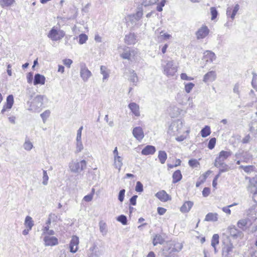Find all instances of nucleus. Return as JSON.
<instances>
[{
	"mask_svg": "<svg viewBox=\"0 0 257 257\" xmlns=\"http://www.w3.org/2000/svg\"><path fill=\"white\" fill-rule=\"evenodd\" d=\"M182 247V243L175 241H171L168 244V246L163 250V254L166 256H171L172 253L180 251Z\"/></svg>",
	"mask_w": 257,
	"mask_h": 257,
	"instance_id": "obj_1",
	"label": "nucleus"
},
{
	"mask_svg": "<svg viewBox=\"0 0 257 257\" xmlns=\"http://www.w3.org/2000/svg\"><path fill=\"white\" fill-rule=\"evenodd\" d=\"M65 36L63 31L58 30L57 28L53 27L49 31L48 37L53 41H57L62 39Z\"/></svg>",
	"mask_w": 257,
	"mask_h": 257,
	"instance_id": "obj_2",
	"label": "nucleus"
},
{
	"mask_svg": "<svg viewBox=\"0 0 257 257\" xmlns=\"http://www.w3.org/2000/svg\"><path fill=\"white\" fill-rule=\"evenodd\" d=\"M69 168L71 172L74 173L80 172L86 167V162L84 160H81L79 162H72L69 164Z\"/></svg>",
	"mask_w": 257,
	"mask_h": 257,
	"instance_id": "obj_3",
	"label": "nucleus"
},
{
	"mask_svg": "<svg viewBox=\"0 0 257 257\" xmlns=\"http://www.w3.org/2000/svg\"><path fill=\"white\" fill-rule=\"evenodd\" d=\"M235 157L236 159H241L244 163H249L252 159V155L249 152L239 150L235 154Z\"/></svg>",
	"mask_w": 257,
	"mask_h": 257,
	"instance_id": "obj_4",
	"label": "nucleus"
},
{
	"mask_svg": "<svg viewBox=\"0 0 257 257\" xmlns=\"http://www.w3.org/2000/svg\"><path fill=\"white\" fill-rule=\"evenodd\" d=\"M177 67L174 65L172 61H168L164 68V73L168 76H174L177 72Z\"/></svg>",
	"mask_w": 257,
	"mask_h": 257,
	"instance_id": "obj_5",
	"label": "nucleus"
},
{
	"mask_svg": "<svg viewBox=\"0 0 257 257\" xmlns=\"http://www.w3.org/2000/svg\"><path fill=\"white\" fill-rule=\"evenodd\" d=\"M91 76V72L86 67L84 63L80 64V76L84 81H87Z\"/></svg>",
	"mask_w": 257,
	"mask_h": 257,
	"instance_id": "obj_6",
	"label": "nucleus"
},
{
	"mask_svg": "<svg viewBox=\"0 0 257 257\" xmlns=\"http://www.w3.org/2000/svg\"><path fill=\"white\" fill-rule=\"evenodd\" d=\"M233 248V245L230 241L225 244L222 247V257H231V253Z\"/></svg>",
	"mask_w": 257,
	"mask_h": 257,
	"instance_id": "obj_7",
	"label": "nucleus"
},
{
	"mask_svg": "<svg viewBox=\"0 0 257 257\" xmlns=\"http://www.w3.org/2000/svg\"><path fill=\"white\" fill-rule=\"evenodd\" d=\"M102 254V251L99 249L95 244L90 247L88 253V257H99Z\"/></svg>",
	"mask_w": 257,
	"mask_h": 257,
	"instance_id": "obj_8",
	"label": "nucleus"
},
{
	"mask_svg": "<svg viewBox=\"0 0 257 257\" xmlns=\"http://www.w3.org/2000/svg\"><path fill=\"white\" fill-rule=\"evenodd\" d=\"M43 240L45 246H54L58 244V240L55 236L46 235L44 236Z\"/></svg>",
	"mask_w": 257,
	"mask_h": 257,
	"instance_id": "obj_9",
	"label": "nucleus"
},
{
	"mask_svg": "<svg viewBox=\"0 0 257 257\" xmlns=\"http://www.w3.org/2000/svg\"><path fill=\"white\" fill-rule=\"evenodd\" d=\"M209 33V30L206 26L201 27L196 32V36L197 39H203L206 37Z\"/></svg>",
	"mask_w": 257,
	"mask_h": 257,
	"instance_id": "obj_10",
	"label": "nucleus"
},
{
	"mask_svg": "<svg viewBox=\"0 0 257 257\" xmlns=\"http://www.w3.org/2000/svg\"><path fill=\"white\" fill-rule=\"evenodd\" d=\"M14 96L12 94L9 95L7 97L6 103L4 105L1 113L4 114L7 109H10L14 104Z\"/></svg>",
	"mask_w": 257,
	"mask_h": 257,
	"instance_id": "obj_11",
	"label": "nucleus"
},
{
	"mask_svg": "<svg viewBox=\"0 0 257 257\" xmlns=\"http://www.w3.org/2000/svg\"><path fill=\"white\" fill-rule=\"evenodd\" d=\"M45 97L44 95H37L32 103V106L35 107L36 109L39 108L43 105V99Z\"/></svg>",
	"mask_w": 257,
	"mask_h": 257,
	"instance_id": "obj_12",
	"label": "nucleus"
},
{
	"mask_svg": "<svg viewBox=\"0 0 257 257\" xmlns=\"http://www.w3.org/2000/svg\"><path fill=\"white\" fill-rule=\"evenodd\" d=\"M79 243V239L77 236H73L69 243L70 251L75 253L78 249V245Z\"/></svg>",
	"mask_w": 257,
	"mask_h": 257,
	"instance_id": "obj_13",
	"label": "nucleus"
},
{
	"mask_svg": "<svg viewBox=\"0 0 257 257\" xmlns=\"http://www.w3.org/2000/svg\"><path fill=\"white\" fill-rule=\"evenodd\" d=\"M239 9V6L238 4H236L233 9L231 7L227 8L226 10L227 16L229 17L232 20H233Z\"/></svg>",
	"mask_w": 257,
	"mask_h": 257,
	"instance_id": "obj_14",
	"label": "nucleus"
},
{
	"mask_svg": "<svg viewBox=\"0 0 257 257\" xmlns=\"http://www.w3.org/2000/svg\"><path fill=\"white\" fill-rule=\"evenodd\" d=\"M137 54V51L135 49L130 50V49H126L124 52L121 54L120 56L123 59L131 60L132 57H134Z\"/></svg>",
	"mask_w": 257,
	"mask_h": 257,
	"instance_id": "obj_15",
	"label": "nucleus"
},
{
	"mask_svg": "<svg viewBox=\"0 0 257 257\" xmlns=\"http://www.w3.org/2000/svg\"><path fill=\"white\" fill-rule=\"evenodd\" d=\"M229 233L234 238H241L243 236V233L241 231L238 230L234 226L228 228Z\"/></svg>",
	"mask_w": 257,
	"mask_h": 257,
	"instance_id": "obj_16",
	"label": "nucleus"
},
{
	"mask_svg": "<svg viewBox=\"0 0 257 257\" xmlns=\"http://www.w3.org/2000/svg\"><path fill=\"white\" fill-rule=\"evenodd\" d=\"M216 78V73L214 71H210L204 75L203 81L205 82H213Z\"/></svg>",
	"mask_w": 257,
	"mask_h": 257,
	"instance_id": "obj_17",
	"label": "nucleus"
},
{
	"mask_svg": "<svg viewBox=\"0 0 257 257\" xmlns=\"http://www.w3.org/2000/svg\"><path fill=\"white\" fill-rule=\"evenodd\" d=\"M134 137L138 140L141 141L144 137V132L141 127H136L133 130Z\"/></svg>",
	"mask_w": 257,
	"mask_h": 257,
	"instance_id": "obj_18",
	"label": "nucleus"
},
{
	"mask_svg": "<svg viewBox=\"0 0 257 257\" xmlns=\"http://www.w3.org/2000/svg\"><path fill=\"white\" fill-rule=\"evenodd\" d=\"M156 196L162 202H166L171 199L170 196L164 190L157 193Z\"/></svg>",
	"mask_w": 257,
	"mask_h": 257,
	"instance_id": "obj_19",
	"label": "nucleus"
},
{
	"mask_svg": "<svg viewBox=\"0 0 257 257\" xmlns=\"http://www.w3.org/2000/svg\"><path fill=\"white\" fill-rule=\"evenodd\" d=\"M45 77L44 75L39 73H37L35 75L33 83L34 85L38 84L43 85L45 82Z\"/></svg>",
	"mask_w": 257,
	"mask_h": 257,
	"instance_id": "obj_20",
	"label": "nucleus"
},
{
	"mask_svg": "<svg viewBox=\"0 0 257 257\" xmlns=\"http://www.w3.org/2000/svg\"><path fill=\"white\" fill-rule=\"evenodd\" d=\"M156 148L154 146L147 145L141 151L143 155H153L156 152Z\"/></svg>",
	"mask_w": 257,
	"mask_h": 257,
	"instance_id": "obj_21",
	"label": "nucleus"
},
{
	"mask_svg": "<svg viewBox=\"0 0 257 257\" xmlns=\"http://www.w3.org/2000/svg\"><path fill=\"white\" fill-rule=\"evenodd\" d=\"M204 59L207 62H212L216 59V55L214 53L210 51H206L204 53Z\"/></svg>",
	"mask_w": 257,
	"mask_h": 257,
	"instance_id": "obj_22",
	"label": "nucleus"
},
{
	"mask_svg": "<svg viewBox=\"0 0 257 257\" xmlns=\"http://www.w3.org/2000/svg\"><path fill=\"white\" fill-rule=\"evenodd\" d=\"M128 107L132 113L137 116L140 115L139 105L135 102H131L128 104Z\"/></svg>",
	"mask_w": 257,
	"mask_h": 257,
	"instance_id": "obj_23",
	"label": "nucleus"
},
{
	"mask_svg": "<svg viewBox=\"0 0 257 257\" xmlns=\"http://www.w3.org/2000/svg\"><path fill=\"white\" fill-rule=\"evenodd\" d=\"M193 205V202L187 201L184 202L180 208V211L183 213L188 212Z\"/></svg>",
	"mask_w": 257,
	"mask_h": 257,
	"instance_id": "obj_24",
	"label": "nucleus"
},
{
	"mask_svg": "<svg viewBox=\"0 0 257 257\" xmlns=\"http://www.w3.org/2000/svg\"><path fill=\"white\" fill-rule=\"evenodd\" d=\"M124 42L127 45L134 44L136 42V38L134 33H130L128 35H125Z\"/></svg>",
	"mask_w": 257,
	"mask_h": 257,
	"instance_id": "obj_25",
	"label": "nucleus"
},
{
	"mask_svg": "<svg viewBox=\"0 0 257 257\" xmlns=\"http://www.w3.org/2000/svg\"><path fill=\"white\" fill-rule=\"evenodd\" d=\"M164 241L165 240L162 236L161 234H157L153 238V244L154 246H156L158 244H162Z\"/></svg>",
	"mask_w": 257,
	"mask_h": 257,
	"instance_id": "obj_26",
	"label": "nucleus"
},
{
	"mask_svg": "<svg viewBox=\"0 0 257 257\" xmlns=\"http://www.w3.org/2000/svg\"><path fill=\"white\" fill-rule=\"evenodd\" d=\"M173 183H176L180 181L182 178V175L180 170H177L174 172L172 175Z\"/></svg>",
	"mask_w": 257,
	"mask_h": 257,
	"instance_id": "obj_27",
	"label": "nucleus"
},
{
	"mask_svg": "<svg viewBox=\"0 0 257 257\" xmlns=\"http://www.w3.org/2000/svg\"><path fill=\"white\" fill-rule=\"evenodd\" d=\"M115 167L120 170L122 166V158L119 156L114 157Z\"/></svg>",
	"mask_w": 257,
	"mask_h": 257,
	"instance_id": "obj_28",
	"label": "nucleus"
},
{
	"mask_svg": "<svg viewBox=\"0 0 257 257\" xmlns=\"http://www.w3.org/2000/svg\"><path fill=\"white\" fill-rule=\"evenodd\" d=\"M218 220V214L216 213H208L205 216V221H216Z\"/></svg>",
	"mask_w": 257,
	"mask_h": 257,
	"instance_id": "obj_29",
	"label": "nucleus"
},
{
	"mask_svg": "<svg viewBox=\"0 0 257 257\" xmlns=\"http://www.w3.org/2000/svg\"><path fill=\"white\" fill-rule=\"evenodd\" d=\"M15 3V0H0V6L3 8L11 7Z\"/></svg>",
	"mask_w": 257,
	"mask_h": 257,
	"instance_id": "obj_30",
	"label": "nucleus"
},
{
	"mask_svg": "<svg viewBox=\"0 0 257 257\" xmlns=\"http://www.w3.org/2000/svg\"><path fill=\"white\" fill-rule=\"evenodd\" d=\"M130 76L129 77V80L133 83L134 85H136L138 81V78L137 74L135 73L134 70H130Z\"/></svg>",
	"mask_w": 257,
	"mask_h": 257,
	"instance_id": "obj_31",
	"label": "nucleus"
},
{
	"mask_svg": "<svg viewBox=\"0 0 257 257\" xmlns=\"http://www.w3.org/2000/svg\"><path fill=\"white\" fill-rule=\"evenodd\" d=\"M158 159L160 163L162 164H164L167 158V155L165 151H160L158 154Z\"/></svg>",
	"mask_w": 257,
	"mask_h": 257,
	"instance_id": "obj_32",
	"label": "nucleus"
},
{
	"mask_svg": "<svg viewBox=\"0 0 257 257\" xmlns=\"http://www.w3.org/2000/svg\"><path fill=\"white\" fill-rule=\"evenodd\" d=\"M25 225L27 228L29 229H32V227L34 226V221L32 218L29 216H27L25 220Z\"/></svg>",
	"mask_w": 257,
	"mask_h": 257,
	"instance_id": "obj_33",
	"label": "nucleus"
},
{
	"mask_svg": "<svg viewBox=\"0 0 257 257\" xmlns=\"http://www.w3.org/2000/svg\"><path fill=\"white\" fill-rule=\"evenodd\" d=\"M249 131L254 135L257 134V120H253L249 124Z\"/></svg>",
	"mask_w": 257,
	"mask_h": 257,
	"instance_id": "obj_34",
	"label": "nucleus"
},
{
	"mask_svg": "<svg viewBox=\"0 0 257 257\" xmlns=\"http://www.w3.org/2000/svg\"><path fill=\"white\" fill-rule=\"evenodd\" d=\"M210 128L208 125H206L201 130L200 132L201 135L203 138H205L208 136L210 134Z\"/></svg>",
	"mask_w": 257,
	"mask_h": 257,
	"instance_id": "obj_35",
	"label": "nucleus"
},
{
	"mask_svg": "<svg viewBox=\"0 0 257 257\" xmlns=\"http://www.w3.org/2000/svg\"><path fill=\"white\" fill-rule=\"evenodd\" d=\"M143 15V13L142 10L138 11L135 15L131 17V21L134 22L135 21H138L142 17Z\"/></svg>",
	"mask_w": 257,
	"mask_h": 257,
	"instance_id": "obj_36",
	"label": "nucleus"
},
{
	"mask_svg": "<svg viewBox=\"0 0 257 257\" xmlns=\"http://www.w3.org/2000/svg\"><path fill=\"white\" fill-rule=\"evenodd\" d=\"M249 179V185L248 187V189H250L251 188H254V187H257V179L256 178H250L249 177H246V179Z\"/></svg>",
	"mask_w": 257,
	"mask_h": 257,
	"instance_id": "obj_37",
	"label": "nucleus"
},
{
	"mask_svg": "<svg viewBox=\"0 0 257 257\" xmlns=\"http://www.w3.org/2000/svg\"><path fill=\"white\" fill-rule=\"evenodd\" d=\"M232 154V152L230 151H221L219 154V156L224 160L227 159Z\"/></svg>",
	"mask_w": 257,
	"mask_h": 257,
	"instance_id": "obj_38",
	"label": "nucleus"
},
{
	"mask_svg": "<svg viewBox=\"0 0 257 257\" xmlns=\"http://www.w3.org/2000/svg\"><path fill=\"white\" fill-rule=\"evenodd\" d=\"M116 220L120 222L122 225H126L127 223V217L124 215H120L117 217Z\"/></svg>",
	"mask_w": 257,
	"mask_h": 257,
	"instance_id": "obj_39",
	"label": "nucleus"
},
{
	"mask_svg": "<svg viewBox=\"0 0 257 257\" xmlns=\"http://www.w3.org/2000/svg\"><path fill=\"white\" fill-rule=\"evenodd\" d=\"M99 229L103 235H106L107 232V225L106 223L100 222L99 223Z\"/></svg>",
	"mask_w": 257,
	"mask_h": 257,
	"instance_id": "obj_40",
	"label": "nucleus"
},
{
	"mask_svg": "<svg viewBox=\"0 0 257 257\" xmlns=\"http://www.w3.org/2000/svg\"><path fill=\"white\" fill-rule=\"evenodd\" d=\"M100 72L103 75V81H104L105 79H107L109 77V73L106 71V68L104 66H101Z\"/></svg>",
	"mask_w": 257,
	"mask_h": 257,
	"instance_id": "obj_41",
	"label": "nucleus"
},
{
	"mask_svg": "<svg viewBox=\"0 0 257 257\" xmlns=\"http://www.w3.org/2000/svg\"><path fill=\"white\" fill-rule=\"evenodd\" d=\"M218 168H219L218 173L219 174H221L222 173L228 171L230 169L228 165L225 163L222 164V165H221Z\"/></svg>",
	"mask_w": 257,
	"mask_h": 257,
	"instance_id": "obj_42",
	"label": "nucleus"
},
{
	"mask_svg": "<svg viewBox=\"0 0 257 257\" xmlns=\"http://www.w3.org/2000/svg\"><path fill=\"white\" fill-rule=\"evenodd\" d=\"M159 0H142V5L148 7L156 4Z\"/></svg>",
	"mask_w": 257,
	"mask_h": 257,
	"instance_id": "obj_43",
	"label": "nucleus"
},
{
	"mask_svg": "<svg viewBox=\"0 0 257 257\" xmlns=\"http://www.w3.org/2000/svg\"><path fill=\"white\" fill-rule=\"evenodd\" d=\"M247 223V220L246 219H241L239 220L237 222V226L239 228L241 229L242 230H244V228Z\"/></svg>",
	"mask_w": 257,
	"mask_h": 257,
	"instance_id": "obj_44",
	"label": "nucleus"
},
{
	"mask_svg": "<svg viewBox=\"0 0 257 257\" xmlns=\"http://www.w3.org/2000/svg\"><path fill=\"white\" fill-rule=\"evenodd\" d=\"M219 243V235L217 234H214L212 238L211 245L215 247Z\"/></svg>",
	"mask_w": 257,
	"mask_h": 257,
	"instance_id": "obj_45",
	"label": "nucleus"
},
{
	"mask_svg": "<svg viewBox=\"0 0 257 257\" xmlns=\"http://www.w3.org/2000/svg\"><path fill=\"white\" fill-rule=\"evenodd\" d=\"M83 149V145L81 141H76L75 153L81 152Z\"/></svg>",
	"mask_w": 257,
	"mask_h": 257,
	"instance_id": "obj_46",
	"label": "nucleus"
},
{
	"mask_svg": "<svg viewBox=\"0 0 257 257\" xmlns=\"http://www.w3.org/2000/svg\"><path fill=\"white\" fill-rule=\"evenodd\" d=\"M224 161V160L218 156V157H216L215 160L214 165L216 167H219L221 165L225 163Z\"/></svg>",
	"mask_w": 257,
	"mask_h": 257,
	"instance_id": "obj_47",
	"label": "nucleus"
},
{
	"mask_svg": "<svg viewBox=\"0 0 257 257\" xmlns=\"http://www.w3.org/2000/svg\"><path fill=\"white\" fill-rule=\"evenodd\" d=\"M184 84L185 90L187 93H190L195 86L194 84L192 82L184 83Z\"/></svg>",
	"mask_w": 257,
	"mask_h": 257,
	"instance_id": "obj_48",
	"label": "nucleus"
},
{
	"mask_svg": "<svg viewBox=\"0 0 257 257\" xmlns=\"http://www.w3.org/2000/svg\"><path fill=\"white\" fill-rule=\"evenodd\" d=\"M210 13L211 15V20H214L217 17L218 13L215 7H211L210 8Z\"/></svg>",
	"mask_w": 257,
	"mask_h": 257,
	"instance_id": "obj_49",
	"label": "nucleus"
},
{
	"mask_svg": "<svg viewBox=\"0 0 257 257\" xmlns=\"http://www.w3.org/2000/svg\"><path fill=\"white\" fill-rule=\"evenodd\" d=\"M188 164L192 168H197L199 166V162L196 159L189 160Z\"/></svg>",
	"mask_w": 257,
	"mask_h": 257,
	"instance_id": "obj_50",
	"label": "nucleus"
},
{
	"mask_svg": "<svg viewBox=\"0 0 257 257\" xmlns=\"http://www.w3.org/2000/svg\"><path fill=\"white\" fill-rule=\"evenodd\" d=\"M88 39L87 36L85 34H81L79 36V43L83 44L86 42Z\"/></svg>",
	"mask_w": 257,
	"mask_h": 257,
	"instance_id": "obj_51",
	"label": "nucleus"
},
{
	"mask_svg": "<svg viewBox=\"0 0 257 257\" xmlns=\"http://www.w3.org/2000/svg\"><path fill=\"white\" fill-rule=\"evenodd\" d=\"M23 146L24 148L27 151H30L33 147L32 143L29 140L25 141Z\"/></svg>",
	"mask_w": 257,
	"mask_h": 257,
	"instance_id": "obj_52",
	"label": "nucleus"
},
{
	"mask_svg": "<svg viewBox=\"0 0 257 257\" xmlns=\"http://www.w3.org/2000/svg\"><path fill=\"white\" fill-rule=\"evenodd\" d=\"M50 114V111L49 110H46L41 114V116L44 122H45L46 119L49 117Z\"/></svg>",
	"mask_w": 257,
	"mask_h": 257,
	"instance_id": "obj_53",
	"label": "nucleus"
},
{
	"mask_svg": "<svg viewBox=\"0 0 257 257\" xmlns=\"http://www.w3.org/2000/svg\"><path fill=\"white\" fill-rule=\"evenodd\" d=\"M216 140L215 138H212L209 140L208 144V148L210 150H212L214 148L216 144Z\"/></svg>",
	"mask_w": 257,
	"mask_h": 257,
	"instance_id": "obj_54",
	"label": "nucleus"
},
{
	"mask_svg": "<svg viewBox=\"0 0 257 257\" xmlns=\"http://www.w3.org/2000/svg\"><path fill=\"white\" fill-rule=\"evenodd\" d=\"M135 190L138 192H142L143 191V185L141 182H137Z\"/></svg>",
	"mask_w": 257,
	"mask_h": 257,
	"instance_id": "obj_55",
	"label": "nucleus"
},
{
	"mask_svg": "<svg viewBox=\"0 0 257 257\" xmlns=\"http://www.w3.org/2000/svg\"><path fill=\"white\" fill-rule=\"evenodd\" d=\"M43 182L42 183L44 185H46L48 184V181L49 179V177L48 176L47 171L45 170H43Z\"/></svg>",
	"mask_w": 257,
	"mask_h": 257,
	"instance_id": "obj_56",
	"label": "nucleus"
},
{
	"mask_svg": "<svg viewBox=\"0 0 257 257\" xmlns=\"http://www.w3.org/2000/svg\"><path fill=\"white\" fill-rule=\"evenodd\" d=\"M125 192V190L122 189L120 190L118 193V199L121 202H122L124 200Z\"/></svg>",
	"mask_w": 257,
	"mask_h": 257,
	"instance_id": "obj_57",
	"label": "nucleus"
},
{
	"mask_svg": "<svg viewBox=\"0 0 257 257\" xmlns=\"http://www.w3.org/2000/svg\"><path fill=\"white\" fill-rule=\"evenodd\" d=\"M255 168V167L253 165L245 166L244 171L247 173H249L254 171Z\"/></svg>",
	"mask_w": 257,
	"mask_h": 257,
	"instance_id": "obj_58",
	"label": "nucleus"
},
{
	"mask_svg": "<svg viewBox=\"0 0 257 257\" xmlns=\"http://www.w3.org/2000/svg\"><path fill=\"white\" fill-rule=\"evenodd\" d=\"M236 205H237V203H234V204L230 205L227 207H224L222 208V211L228 214H230L231 210H230L229 207Z\"/></svg>",
	"mask_w": 257,
	"mask_h": 257,
	"instance_id": "obj_59",
	"label": "nucleus"
},
{
	"mask_svg": "<svg viewBox=\"0 0 257 257\" xmlns=\"http://www.w3.org/2000/svg\"><path fill=\"white\" fill-rule=\"evenodd\" d=\"M83 130V126H81L77 130V137H76V141H81V134L82 131Z\"/></svg>",
	"mask_w": 257,
	"mask_h": 257,
	"instance_id": "obj_60",
	"label": "nucleus"
},
{
	"mask_svg": "<svg viewBox=\"0 0 257 257\" xmlns=\"http://www.w3.org/2000/svg\"><path fill=\"white\" fill-rule=\"evenodd\" d=\"M176 162H178V164H175L174 165L168 164L167 166L168 167V169H171L173 168L174 167H176L181 165V161L180 159H177L176 160Z\"/></svg>",
	"mask_w": 257,
	"mask_h": 257,
	"instance_id": "obj_61",
	"label": "nucleus"
},
{
	"mask_svg": "<svg viewBox=\"0 0 257 257\" xmlns=\"http://www.w3.org/2000/svg\"><path fill=\"white\" fill-rule=\"evenodd\" d=\"M210 193V189L208 187H205L202 191V195L204 197H207Z\"/></svg>",
	"mask_w": 257,
	"mask_h": 257,
	"instance_id": "obj_62",
	"label": "nucleus"
},
{
	"mask_svg": "<svg viewBox=\"0 0 257 257\" xmlns=\"http://www.w3.org/2000/svg\"><path fill=\"white\" fill-rule=\"evenodd\" d=\"M138 198V196L137 195H133L130 199V204L132 205H136L137 202V199Z\"/></svg>",
	"mask_w": 257,
	"mask_h": 257,
	"instance_id": "obj_63",
	"label": "nucleus"
},
{
	"mask_svg": "<svg viewBox=\"0 0 257 257\" xmlns=\"http://www.w3.org/2000/svg\"><path fill=\"white\" fill-rule=\"evenodd\" d=\"M63 64L68 67H70L73 61L70 59H65L63 60Z\"/></svg>",
	"mask_w": 257,
	"mask_h": 257,
	"instance_id": "obj_64",
	"label": "nucleus"
}]
</instances>
